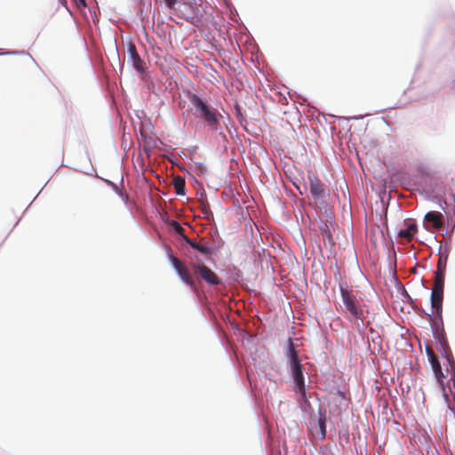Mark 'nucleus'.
I'll use <instances>...</instances> for the list:
<instances>
[{
	"label": "nucleus",
	"instance_id": "f257e3e1",
	"mask_svg": "<svg viewBox=\"0 0 455 455\" xmlns=\"http://www.w3.org/2000/svg\"><path fill=\"white\" fill-rule=\"evenodd\" d=\"M342 304L340 305V311L344 314L345 317L350 322H353L358 327L363 325L364 322V310L360 301L343 284L339 285Z\"/></svg>",
	"mask_w": 455,
	"mask_h": 455
},
{
	"label": "nucleus",
	"instance_id": "f03ea898",
	"mask_svg": "<svg viewBox=\"0 0 455 455\" xmlns=\"http://www.w3.org/2000/svg\"><path fill=\"white\" fill-rule=\"evenodd\" d=\"M188 99L190 103L195 107L196 110L199 112L200 116L206 125L212 131H219L220 124L217 117V112L211 108L199 96L194 93H189Z\"/></svg>",
	"mask_w": 455,
	"mask_h": 455
},
{
	"label": "nucleus",
	"instance_id": "7ed1b4c3",
	"mask_svg": "<svg viewBox=\"0 0 455 455\" xmlns=\"http://www.w3.org/2000/svg\"><path fill=\"white\" fill-rule=\"evenodd\" d=\"M294 343H289L287 349V356L290 359L291 375L294 379L296 387L303 399H306V388L304 383V376L302 372V365L295 350Z\"/></svg>",
	"mask_w": 455,
	"mask_h": 455
},
{
	"label": "nucleus",
	"instance_id": "20e7f679",
	"mask_svg": "<svg viewBox=\"0 0 455 455\" xmlns=\"http://www.w3.org/2000/svg\"><path fill=\"white\" fill-rule=\"evenodd\" d=\"M310 193L313 196L314 202L316 207L322 211L326 210L327 201L326 198L329 196V190L325 184L315 175H308Z\"/></svg>",
	"mask_w": 455,
	"mask_h": 455
},
{
	"label": "nucleus",
	"instance_id": "39448f33",
	"mask_svg": "<svg viewBox=\"0 0 455 455\" xmlns=\"http://www.w3.org/2000/svg\"><path fill=\"white\" fill-rule=\"evenodd\" d=\"M169 260L183 283L191 289L196 290V281L188 267L176 256L171 254Z\"/></svg>",
	"mask_w": 455,
	"mask_h": 455
},
{
	"label": "nucleus",
	"instance_id": "423d86ee",
	"mask_svg": "<svg viewBox=\"0 0 455 455\" xmlns=\"http://www.w3.org/2000/svg\"><path fill=\"white\" fill-rule=\"evenodd\" d=\"M191 267L196 275L209 285H218L220 283V277L204 263H193Z\"/></svg>",
	"mask_w": 455,
	"mask_h": 455
},
{
	"label": "nucleus",
	"instance_id": "0eeeda50",
	"mask_svg": "<svg viewBox=\"0 0 455 455\" xmlns=\"http://www.w3.org/2000/svg\"><path fill=\"white\" fill-rule=\"evenodd\" d=\"M443 215L439 212H428L424 217L426 222L425 228L429 230L428 225H431L434 229H440L443 226Z\"/></svg>",
	"mask_w": 455,
	"mask_h": 455
},
{
	"label": "nucleus",
	"instance_id": "6e6552de",
	"mask_svg": "<svg viewBox=\"0 0 455 455\" xmlns=\"http://www.w3.org/2000/svg\"><path fill=\"white\" fill-rule=\"evenodd\" d=\"M417 225L415 223H411L406 228L399 230L398 236L404 238L407 242H411L417 233Z\"/></svg>",
	"mask_w": 455,
	"mask_h": 455
},
{
	"label": "nucleus",
	"instance_id": "1a4fd4ad",
	"mask_svg": "<svg viewBox=\"0 0 455 455\" xmlns=\"http://www.w3.org/2000/svg\"><path fill=\"white\" fill-rule=\"evenodd\" d=\"M128 51H129V54L132 60L134 68L139 71L142 70L143 69L142 60L137 52L135 45L131 44L129 45Z\"/></svg>",
	"mask_w": 455,
	"mask_h": 455
},
{
	"label": "nucleus",
	"instance_id": "9d476101",
	"mask_svg": "<svg viewBox=\"0 0 455 455\" xmlns=\"http://www.w3.org/2000/svg\"><path fill=\"white\" fill-rule=\"evenodd\" d=\"M443 299V293L431 291V306L436 315H440L441 313Z\"/></svg>",
	"mask_w": 455,
	"mask_h": 455
},
{
	"label": "nucleus",
	"instance_id": "9b49d317",
	"mask_svg": "<svg viewBox=\"0 0 455 455\" xmlns=\"http://www.w3.org/2000/svg\"><path fill=\"white\" fill-rule=\"evenodd\" d=\"M172 186L178 196H184L186 194V182L185 179L181 176H176L173 178Z\"/></svg>",
	"mask_w": 455,
	"mask_h": 455
},
{
	"label": "nucleus",
	"instance_id": "f8f14e48",
	"mask_svg": "<svg viewBox=\"0 0 455 455\" xmlns=\"http://www.w3.org/2000/svg\"><path fill=\"white\" fill-rule=\"evenodd\" d=\"M184 241L189 244L193 249L198 251L199 252L203 253V254H210L211 253V249L206 246L205 244H203L201 243H196L195 241H193L192 239L188 238V236H184Z\"/></svg>",
	"mask_w": 455,
	"mask_h": 455
},
{
	"label": "nucleus",
	"instance_id": "ddd939ff",
	"mask_svg": "<svg viewBox=\"0 0 455 455\" xmlns=\"http://www.w3.org/2000/svg\"><path fill=\"white\" fill-rule=\"evenodd\" d=\"M437 349L442 352L443 356L446 357L449 363H454L453 359L451 357V352L449 347V343H437Z\"/></svg>",
	"mask_w": 455,
	"mask_h": 455
},
{
	"label": "nucleus",
	"instance_id": "4468645a",
	"mask_svg": "<svg viewBox=\"0 0 455 455\" xmlns=\"http://www.w3.org/2000/svg\"><path fill=\"white\" fill-rule=\"evenodd\" d=\"M433 333L436 341H446L445 331L443 325L440 326L435 323Z\"/></svg>",
	"mask_w": 455,
	"mask_h": 455
},
{
	"label": "nucleus",
	"instance_id": "2eb2a0df",
	"mask_svg": "<svg viewBox=\"0 0 455 455\" xmlns=\"http://www.w3.org/2000/svg\"><path fill=\"white\" fill-rule=\"evenodd\" d=\"M433 371H434V373H435V376L436 381H437V383L439 384V386H440L441 389H442L443 391H444V388H445V387H444L443 379H444L445 376H444V374H443V371H442V367H441V368H438V369H436V370H434Z\"/></svg>",
	"mask_w": 455,
	"mask_h": 455
},
{
	"label": "nucleus",
	"instance_id": "dca6fc26",
	"mask_svg": "<svg viewBox=\"0 0 455 455\" xmlns=\"http://www.w3.org/2000/svg\"><path fill=\"white\" fill-rule=\"evenodd\" d=\"M200 209H201L202 213L204 215V217L208 220H210L211 219L213 218V214L211 211V208H210V205L208 203H202L200 205Z\"/></svg>",
	"mask_w": 455,
	"mask_h": 455
},
{
	"label": "nucleus",
	"instance_id": "f3484780",
	"mask_svg": "<svg viewBox=\"0 0 455 455\" xmlns=\"http://www.w3.org/2000/svg\"><path fill=\"white\" fill-rule=\"evenodd\" d=\"M172 227L173 228L174 231L179 234L183 239L185 235V229L181 227V225L178 221H172Z\"/></svg>",
	"mask_w": 455,
	"mask_h": 455
},
{
	"label": "nucleus",
	"instance_id": "a211bd4d",
	"mask_svg": "<svg viewBox=\"0 0 455 455\" xmlns=\"http://www.w3.org/2000/svg\"><path fill=\"white\" fill-rule=\"evenodd\" d=\"M446 261H447V256L445 257H440L437 262V269L436 271L445 272L446 269Z\"/></svg>",
	"mask_w": 455,
	"mask_h": 455
},
{
	"label": "nucleus",
	"instance_id": "6ab92c4d",
	"mask_svg": "<svg viewBox=\"0 0 455 455\" xmlns=\"http://www.w3.org/2000/svg\"><path fill=\"white\" fill-rule=\"evenodd\" d=\"M444 276H445V272L436 271L434 283L444 285Z\"/></svg>",
	"mask_w": 455,
	"mask_h": 455
},
{
	"label": "nucleus",
	"instance_id": "aec40b11",
	"mask_svg": "<svg viewBox=\"0 0 455 455\" xmlns=\"http://www.w3.org/2000/svg\"><path fill=\"white\" fill-rule=\"evenodd\" d=\"M428 360L431 363L433 371L441 368V364L436 355H430V358Z\"/></svg>",
	"mask_w": 455,
	"mask_h": 455
},
{
	"label": "nucleus",
	"instance_id": "412c9836",
	"mask_svg": "<svg viewBox=\"0 0 455 455\" xmlns=\"http://www.w3.org/2000/svg\"><path fill=\"white\" fill-rule=\"evenodd\" d=\"M443 288H444L443 284H435L434 283V286L432 288V291H435V292H439V293H443Z\"/></svg>",
	"mask_w": 455,
	"mask_h": 455
},
{
	"label": "nucleus",
	"instance_id": "4be33fe9",
	"mask_svg": "<svg viewBox=\"0 0 455 455\" xmlns=\"http://www.w3.org/2000/svg\"><path fill=\"white\" fill-rule=\"evenodd\" d=\"M319 427L322 431V436L323 438L325 436V425H324V420L323 419H319Z\"/></svg>",
	"mask_w": 455,
	"mask_h": 455
},
{
	"label": "nucleus",
	"instance_id": "5701e85b",
	"mask_svg": "<svg viewBox=\"0 0 455 455\" xmlns=\"http://www.w3.org/2000/svg\"><path fill=\"white\" fill-rule=\"evenodd\" d=\"M166 5L168 6V8L170 9H173L176 3H177V0H164Z\"/></svg>",
	"mask_w": 455,
	"mask_h": 455
},
{
	"label": "nucleus",
	"instance_id": "b1692460",
	"mask_svg": "<svg viewBox=\"0 0 455 455\" xmlns=\"http://www.w3.org/2000/svg\"><path fill=\"white\" fill-rule=\"evenodd\" d=\"M426 353H427V355L428 356V359L430 358V355H435L433 347L431 346H429V345L426 346Z\"/></svg>",
	"mask_w": 455,
	"mask_h": 455
},
{
	"label": "nucleus",
	"instance_id": "393cba45",
	"mask_svg": "<svg viewBox=\"0 0 455 455\" xmlns=\"http://www.w3.org/2000/svg\"><path fill=\"white\" fill-rule=\"evenodd\" d=\"M119 196H121V198L126 203L128 200H129V196L126 192H124L122 190H120L119 192Z\"/></svg>",
	"mask_w": 455,
	"mask_h": 455
},
{
	"label": "nucleus",
	"instance_id": "a878e982",
	"mask_svg": "<svg viewBox=\"0 0 455 455\" xmlns=\"http://www.w3.org/2000/svg\"><path fill=\"white\" fill-rule=\"evenodd\" d=\"M77 7H84L86 5L85 0H73Z\"/></svg>",
	"mask_w": 455,
	"mask_h": 455
},
{
	"label": "nucleus",
	"instance_id": "bb28decb",
	"mask_svg": "<svg viewBox=\"0 0 455 455\" xmlns=\"http://www.w3.org/2000/svg\"><path fill=\"white\" fill-rule=\"evenodd\" d=\"M288 341H289V342H291V341H292V339H291V338H289Z\"/></svg>",
	"mask_w": 455,
	"mask_h": 455
}]
</instances>
